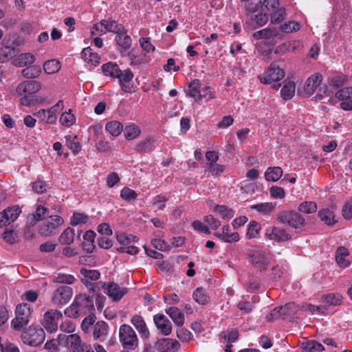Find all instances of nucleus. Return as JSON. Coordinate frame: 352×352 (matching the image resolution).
Instances as JSON below:
<instances>
[{
  "mask_svg": "<svg viewBox=\"0 0 352 352\" xmlns=\"http://www.w3.org/2000/svg\"><path fill=\"white\" fill-rule=\"evenodd\" d=\"M47 188L48 186L45 182L40 179H37L32 184V190L38 194L46 192Z\"/></svg>",
  "mask_w": 352,
  "mask_h": 352,
  "instance_id": "0e129e2a",
  "label": "nucleus"
},
{
  "mask_svg": "<svg viewBox=\"0 0 352 352\" xmlns=\"http://www.w3.org/2000/svg\"><path fill=\"white\" fill-rule=\"evenodd\" d=\"M265 235L267 239L276 242H285L292 239V235L285 229L276 226L266 228Z\"/></svg>",
  "mask_w": 352,
  "mask_h": 352,
  "instance_id": "4468645a",
  "label": "nucleus"
},
{
  "mask_svg": "<svg viewBox=\"0 0 352 352\" xmlns=\"http://www.w3.org/2000/svg\"><path fill=\"white\" fill-rule=\"evenodd\" d=\"M34 214L40 221H44L50 215V211L48 208L39 205L37 206Z\"/></svg>",
  "mask_w": 352,
  "mask_h": 352,
  "instance_id": "338daca9",
  "label": "nucleus"
},
{
  "mask_svg": "<svg viewBox=\"0 0 352 352\" xmlns=\"http://www.w3.org/2000/svg\"><path fill=\"white\" fill-rule=\"evenodd\" d=\"M34 62V57L30 53H23L13 60V63L16 67H24L31 65Z\"/></svg>",
  "mask_w": 352,
  "mask_h": 352,
  "instance_id": "c85d7f7f",
  "label": "nucleus"
},
{
  "mask_svg": "<svg viewBox=\"0 0 352 352\" xmlns=\"http://www.w3.org/2000/svg\"><path fill=\"white\" fill-rule=\"evenodd\" d=\"M275 208L276 204L272 202H265L251 206L252 209L264 215L270 214L275 210Z\"/></svg>",
  "mask_w": 352,
  "mask_h": 352,
  "instance_id": "c756f323",
  "label": "nucleus"
},
{
  "mask_svg": "<svg viewBox=\"0 0 352 352\" xmlns=\"http://www.w3.org/2000/svg\"><path fill=\"white\" fill-rule=\"evenodd\" d=\"M166 313L169 315L176 324L180 327L183 325L184 322V316L177 307H169L166 309Z\"/></svg>",
  "mask_w": 352,
  "mask_h": 352,
  "instance_id": "cd10ccee",
  "label": "nucleus"
},
{
  "mask_svg": "<svg viewBox=\"0 0 352 352\" xmlns=\"http://www.w3.org/2000/svg\"><path fill=\"white\" fill-rule=\"evenodd\" d=\"M115 41L120 47V52L122 56H129L130 54L126 51L131 47L132 40L131 37L126 34V30L124 28V31L116 34Z\"/></svg>",
  "mask_w": 352,
  "mask_h": 352,
  "instance_id": "aec40b11",
  "label": "nucleus"
},
{
  "mask_svg": "<svg viewBox=\"0 0 352 352\" xmlns=\"http://www.w3.org/2000/svg\"><path fill=\"white\" fill-rule=\"evenodd\" d=\"M300 24L294 21H289L280 25V29L282 32L289 33L296 32L300 30Z\"/></svg>",
  "mask_w": 352,
  "mask_h": 352,
  "instance_id": "052dcab7",
  "label": "nucleus"
},
{
  "mask_svg": "<svg viewBox=\"0 0 352 352\" xmlns=\"http://www.w3.org/2000/svg\"><path fill=\"white\" fill-rule=\"evenodd\" d=\"M81 57L85 62L96 66L100 63V56L93 52L90 47L84 48L81 52Z\"/></svg>",
  "mask_w": 352,
  "mask_h": 352,
  "instance_id": "bb28decb",
  "label": "nucleus"
},
{
  "mask_svg": "<svg viewBox=\"0 0 352 352\" xmlns=\"http://www.w3.org/2000/svg\"><path fill=\"white\" fill-rule=\"evenodd\" d=\"M80 273L82 275L80 280L82 284L85 285L90 290L94 292L96 284L92 283V281H96L100 278V272L96 270H89L82 267L80 269Z\"/></svg>",
  "mask_w": 352,
  "mask_h": 352,
  "instance_id": "2eb2a0df",
  "label": "nucleus"
},
{
  "mask_svg": "<svg viewBox=\"0 0 352 352\" xmlns=\"http://www.w3.org/2000/svg\"><path fill=\"white\" fill-rule=\"evenodd\" d=\"M88 220V216L81 213H74L71 217L70 223L72 226H77L81 223H85Z\"/></svg>",
  "mask_w": 352,
  "mask_h": 352,
  "instance_id": "680f3d73",
  "label": "nucleus"
},
{
  "mask_svg": "<svg viewBox=\"0 0 352 352\" xmlns=\"http://www.w3.org/2000/svg\"><path fill=\"white\" fill-rule=\"evenodd\" d=\"M252 24H255L258 27L264 25L269 20V14L262 12L258 14H252L250 16Z\"/></svg>",
  "mask_w": 352,
  "mask_h": 352,
  "instance_id": "79ce46f5",
  "label": "nucleus"
},
{
  "mask_svg": "<svg viewBox=\"0 0 352 352\" xmlns=\"http://www.w3.org/2000/svg\"><path fill=\"white\" fill-rule=\"evenodd\" d=\"M120 197H122V199L127 201H131L136 199L138 194L135 192V190L128 187H124V188L122 189L120 192Z\"/></svg>",
  "mask_w": 352,
  "mask_h": 352,
  "instance_id": "bf43d9fd",
  "label": "nucleus"
},
{
  "mask_svg": "<svg viewBox=\"0 0 352 352\" xmlns=\"http://www.w3.org/2000/svg\"><path fill=\"white\" fill-rule=\"evenodd\" d=\"M295 93V83L293 81H285L284 86L280 90V94L284 100L291 99Z\"/></svg>",
  "mask_w": 352,
  "mask_h": 352,
  "instance_id": "e433bc0d",
  "label": "nucleus"
},
{
  "mask_svg": "<svg viewBox=\"0 0 352 352\" xmlns=\"http://www.w3.org/2000/svg\"><path fill=\"white\" fill-rule=\"evenodd\" d=\"M335 96L341 101L340 107L343 110H352V87H344L337 91Z\"/></svg>",
  "mask_w": 352,
  "mask_h": 352,
  "instance_id": "dca6fc26",
  "label": "nucleus"
},
{
  "mask_svg": "<svg viewBox=\"0 0 352 352\" xmlns=\"http://www.w3.org/2000/svg\"><path fill=\"white\" fill-rule=\"evenodd\" d=\"M194 300L201 305H206L209 301V297L202 287L197 288L192 294Z\"/></svg>",
  "mask_w": 352,
  "mask_h": 352,
  "instance_id": "de8ad7c7",
  "label": "nucleus"
},
{
  "mask_svg": "<svg viewBox=\"0 0 352 352\" xmlns=\"http://www.w3.org/2000/svg\"><path fill=\"white\" fill-rule=\"evenodd\" d=\"M284 76V70L280 68L277 62H273L263 75H259L258 78L262 83L272 84V87L277 90L280 87V84L276 82L283 79Z\"/></svg>",
  "mask_w": 352,
  "mask_h": 352,
  "instance_id": "7ed1b4c3",
  "label": "nucleus"
},
{
  "mask_svg": "<svg viewBox=\"0 0 352 352\" xmlns=\"http://www.w3.org/2000/svg\"><path fill=\"white\" fill-rule=\"evenodd\" d=\"M3 212L7 217V221H9L11 223L18 218L21 212V210L19 206H14L12 207H8L3 210Z\"/></svg>",
  "mask_w": 352,
  "mask_h": 352,
  "instance_id": "09e8293b",
  "label": "nucleus"
},
{
  "mask_svg": "<svg viewBox=\"0 0 352 352\" xmlns=\"http://www.w3.org/2000/svg\"><path fill=\"white\" fill-rule=\"evenodd\" d=\"M278 222L287 224L290 227L298 229L305 225V219L302 215L294 210H283L277 214Z\"/></svg>",
  "mask_w": 352,
  "mask_h": 352,
  "instance_id": "423d86ee",
  "label": "nucleus"
},
{
  "mask_svg": "<svg viewBox=\"0 0 352 352\" xmlns=\"http://www.w3.org/2000/svg\"><path fill=\"white\" fill-rule=\"evenodd\" d=\"M41 69L39 66L31 65L22 70V75L26 78H35L39 76Z\"/></svg>",
  "mask_w": 352,
  "mask_h": 352,
  "instance_id": "49530a36",
  "label": "nucleus"
},
{
  "mask_svg": "<svg viewBox=\"0 0 352 352\" xmlns=\"http://www.w3.org/2000/svg\"><path fill=\"white\" fill-rule=\"evenodd\" d=\"M73 295V290L68 286H60L58 287L52 296V302L57 306H62L67 304Z\"/></svg>",
  "mask_w": 352,
  "mask_h": 352,
  "instance_id": "ddd939ff",
  "label": "nucleus"
},
{
  "mask_svg": "<svg viewBox=\"0 0 352 352\" xmlns=\"http://www.w3.org/2000/svg\"><path fill=\"white\" fill-rule=\"evenodd\" d=\"M322 80V75L316 73L307 78L304 86V91L307 96L312 95Z\"/></svg>",
  "mask_w": 352,
  "mask_h": 352,
  "instance_id": "412c9836",
  "label": "nucleus"
},
{
  "mask_svg": "<svg viewBox=\"0 0 352 352\" xmlns=\"http://www.w3.org/2000/svg\"><path fill=\"white\" fill-rule=\"evenodd\" d=\"M64 223L63 219L58 215H49L39 226L38 232L45 236L56 234L59 226Z\"/></svg>",
  "mask_w": 352,
  "mask_h": 352,
  "instance_id": "1a4fd4ad",
  "label": "nucleus"
},
{
  "mask_svg": "<svg viewBox=\"0 0 352 352\" xmlns=\"http://www.w3.org/2000/svg\"><path fill=\"white\" fill-rule=\"evenodd\" d=\"M168 200V199L165 195H158L153 198V204L158 210H163Z\"/></svg>",
  "mask_w": 352,
  "mask_h": 352,
  "instance_id": "e2e57ef3",
  "label": "nucleus"
},
{
  "mask_svg": "<svg viewBox=\"0 0 352 352\" xmlns=\"http://www.w3.org/2000/svg\"><path fill=\"white\" fill-rule=\"evenodd\" d=\"M21 338L24 344L37 346L43 342L45 332L41 327L31 325L22 332Z\"/></svg>",
  "mask_w": 352,
  "mask_h": 352,
  "instance_id": "20e7f679",
  "label": "nucleus"
},
{
  "mask_svg": "<svg viewBox=\"0 0 352 352\" xmlns=\"http://www.w3.org/2000/svg\"><path fill=\"white\" fill-rule=\"evenodd\" d=\"M133 74L129 69H125L124 71L120 70V74L116 77L119 80V84L121 87L122 90L125 93H132L134 91V86L133 85Z\"/></svg>",
  "mask_w": 352,
  "mask_h": 352,
  "instance_id": "f3484780",
  "label": "nucleus"
},
{
  "mask_svg": "<svg viewBox=\"0 0 352 352\" xmlns=\"http://www.w3.org/2000/svg\"><path fill=\"white\" fill-rule=\"evenodd\" d=\"M76 280L75 277L71 274H58L54 279V282L71 285Z\"/></svg>",
  "mask_w": 352,
  "mask_h": 352,
  "instance_id": "4d7b16f0",
  "label": "nucleus"
},
{
  "mask_svg": "<svg viewBox=\"0 0 352 352\" xmlns=\"http://www.w3.org/2000/svg\"><path fill=\"white\" fill-rule=\"evenodd\" d=\"M349 251L344 247H339L336 252V260L337 263L341 267H346L349 262L345 259V257L349 256Z\"/></svg>",
  "mask_w": 352,
  "mask_h": 352,
  "instance_id": "2f4dec72",
  "label": "nucleus"
},
{
  "mask_svg": "<svg viewBox=\"0 0 352 352\" xmlns=\"http://www.w3.org/2000/svg\"><path fill=\"white\" fill-rule=\"evenodd\" d=\"M15 313L16 316L11 322V327L19 331L30 322L32 315L30 305L27 303L21 304L16 307Z\"/></svg>",
  "mask_w": 352,
  "mask_h": 352,
  "instance_id": "0eeeda50",
  "label": "nucleus"
},
{
  "mask_svg": "<svg viewBox=\"0 0 352 352\" xmlns=\"http://www.w3.org/2000/svg\"><path fill=\"white\" fill-rule=\"evenodd\" d=\"M303 352H319L324 350V347L315 340H308L302 343Z\"/></svg>",
  "mask_w": 352,
  "mask_h": 352,
  "instance_id": "58836bf2",
  "label": "nucleus"
},
{
  "mask_svg": "<svg viewBox=\"0 0 352 352\" xmlns=\"http://www.w3.org/2000/svg\"><path fill=\"white\" fill-rule=\"evenodd\" d=\"M298 210L305 214L314 213L317 210V204L314 201H304L298 206Z\"/></svg>",
  "mask_w": 352,
  "mask_h": 352,
  "instance_id": "3c124183",
  "label": "nucleus"
},
{
  "mask_svg": "<svg viewBox=\"0 0 352 352\" xmlns=\"http://www.w3.org/2000/svg\"><path fill=\"white\" fill-rule=\"evenodd\" d=\"M283 175V170L280 167H270L265 172V176L267 181L276 182Z\"/></svg>",
  "mask_w": 352,
  "mask_h": 352,
  "instance_id": "37998d69",
  "label": "nucleus"
},
{
  "mask_svg": "<svg viewBox=\"0 0 352 352\" xmlns=\"http://www.w3.org/2000/svg\"><path fill=\"white\" fill-rule=\"evenodd\" d=\"M120 69L116 63L109 62L102 66V71L105 76H109L113 78H116L120 74Z\"/></svg>",
  "mask_w": 352,
  "mask_h": 352,
  "instance_id": "7c9ffc66",
  "label": "nucleus"
},
{
  "mask_svg": "<svg viewBox=\"0 0 352 352\" xmlns=\"http://www.w3.org/2000/svg\"><path fill=\"white\" fill-rule=\"evenodd\" d=\"M119 340L122 346L129 350L135 349L139 343L136 333L130 325L126 324L120 327Z\"/></svg>",
  "mask_w": 352,
  "mask_h": 352,
  "instance_id": "39448f33",
  "label": "nucleus"
},
{
  "mask_svg": "<svg viewBox=\"0 0 352 352\" xmlns=\"http://www.w3.org/2000/svg\"><path fill=\"white\" fill-rule=\"evenodd\" d=\"M131 323L135 327L142 339H148L150 336L149 330L143 318L140 315H135L131 318Z\"/></svg>",
  "mask_w": 352,
  "mask_h": 352,
  "instance_id": "4be33fe9",
  "label": "nucleus"
},
{
  "mask_svg": "<svg viewBox=\"0 0 352 352\" xmlns=\"http://www.w3.org/2000/svg\"><path fill=\"white\" fill-rule=\"evenodd\" d=\"M221 235L223 237V241L226 243L237 242L239 240V234L238 232H230L228 225H225L221 229Z\"/></svg>",
  "mask_w": 352,
  "mask_h": 352,
  "instance_id": "ea45409f",
  "label": "nucleus"
},
{
  "mask_svg": "<svg viewBox=\"0 0 352 352\" xmlns=\"http://www.w3.org/2000/svg\"><path fill=\"white\" fill-rule=\"evenodd\" d=\"M102 287L104 289V293L114 302L120 301L129 290L128 288L120 287L113 282L103 283Z\"/></svg>",
  "mask_w": 352,
  "mask_h": 352,
  "instance_id": "f8f14e48",
  "label": "nucleus"
},
{
  "mask_svg": "<svg viewBox=\"0 0 352 352\" xmlns=\"http://www.w3.org/2000/svg\"><path fill=\"white\" fill-rule=\"evenodd\" d=\"M100 25L101 27H104V33L110 32L117 34L121 32H123L124 28L122 24L118 23L114 20L103 19L100 21Z\"/></svg>",
  "mask_w": 352,
  "mask_h": 352,
  "instance_id": "a878e982",
  "label": "nucleus"
},
{
  "mask_svg": "<svg viewBox=\"0 0 352 352\" xmlns=\"http://www.w3.org/2000/svg\"><path fill=\"white\" fill-rule=\"evenodd\" d=\"M109 327L104 321H98L94 325V338L95 340L103 341L105 340L108 333Z\"/></svg>",
  "mask_w": 352,
  "mask_h": 352,
  "instance_id": "393cba45",
  "label": "nucleus"
},
{
  "mask_svg": "<svg viewBox=\"0 0 352 352\" xmlns=\"http://www.w3.org/2000/svg\"><path fill=\"white\" fill-rule=\"evenodd\" d=\"M74 230L68 227L60 234L58 241L62 245H71L74 241Z\"/></svg>",
  "mask_w": 352,
  "mask_h": 352,
  "instance_id": "473e14b6",
  "label": "nucleus"
},
{
  "mask_svg": "<svg viewBox=\"0 0 352 352\" xmlns=\"http://www.w3.org/2000/svg\"><path fill=\"white\" fill-rule=\"evenodd\" d=\"M342 216L346 219H352V200L344 204L342 210Z\"/></svg>",
  "mask_w": 352,
  "mask_h": 352,
  "instance_id": "774afa93",
  "label": "nucleus"
},
{
  "mask_svg": "<svg viewBox=\"0 0 352 352\" xmlns=\"http://www.w3.org/2000/svg\"><path fill=\"white\" fill-rule=\"evenodd\" d=\"M123 131L125 138L128 140L135 139L141 133L140 127L134 124L126 125Z\"/></svg>",
  "mask_w": 352,
  "mask_h": 352,
  "instance_id": "f704fd0d",
  "label": "nucleus"
},
{
  "mask_svg": "<svg viewBox=\"0 0 352 352\" xmlns=\"http://www.w3.org/2000/svg\"><path fill=\"white\" fill-rule=\"evenodd\" d=\"M280 307L283 315V319L296 314L300 310L299 305L293 302H288L284 306H280Z\"/></svg>",
  "mask_w": 352,
  "mask_h": 352,
  "instance_id": "72a5a7b5",
  "label": "nucleus"
},
{
  "mask_svg": "<svg viewBox=\"0 0 352 352\" xmlns=\"http://www.w3.org/2000/svg\"><path fill=\"white\" fill-rule=\"evenodd\" d=\"M253 37L256 39H274L278 38L279 40L283 38L282 34L278 30L274 28H265L259 31H256L253 34Z\"/></svg>",
  "mask_w": 352,
  "mask_h": 352,
  "instance_id": "5701e85b",
  "label": "nucleus"
},
{
  "mask_svg": "<svg viewBox=\"0 0 352 352\" xmlns=\"http://www.w3.org/2000/svg\"><path fill=\"white\" fill-rule=\"evenodd\" d=\"M318 217L320 220L327 226H333L336 222L333 212L329 209H322L319 210Z\"/></svg>",
  "mask_w": 352,
  "mask_h": 352,
  "instance_id": "c9c22d12",
  "label": "nucleus"
},
{
  "mask_svg": "<svg viewBox=\"0 0 352 352\" xmlns=\"http://www.w3.org/2000/svg\"><path fill=\"white\" fill-rule=\"evenodd\" d=\"M65 344L68 348L72 349V352H95L91 344L82 342L76 333L67 336Z\"/></svg>",
  "mask_w": 352,
  "mask_h": 352,
  "instance_id": "9d476101",
  "label": "nucleus"
},
{
  "mask_svg": "<svg viewBox=\"0 0 352 352\" xmlns=\"http://www.w3.org/2000/svg\"><path fill=\"white\" fill-rule=\"evenodd\" d=\"M260 229V225L257 222L252 221L248 226L247 236L250 239L256 237L258 234Z\"/></svg>",
  "mask_w": 352,
  "mask_h": 352,
  "instance_id": "69168bd1",
  "label": "nucleus"
},
{
  "mask_svg": "<svg viewBox=\"0 0 352 352\" xmlns=\"http://www.w3.org/2000/svg\"><path fill=\"white\" fill-rule=\"evenodd\" d=\"M62 317L63 314L60 311L50 309L45 313L42 324L47 331L50 333L55 332L58 329V322Z\"/></svg>",
  "mask_w": 352,
  "mask_h": 352,
  "instance_id": "9b49d317",
  "label": "nucleus"
},
{
  "mask_svg": "<svg viewBox=\"0 0 352 352\" xmlns=\"http://www.w3.org/2000/svg\"><path fill=\"white\" fill-rule=\"evenodd\" d=\"M41 88V84L36 80H25L21 82L16 87V93L23 96L20 100L21 104L32 106L35 104L36 100L33 94L38 92Z\"/></svg>",
  "mask_w": 352,
  "mask_h": 352,
  "instance_id": "f03ea898",
  "label": "nucleus"
},
{
  "mask_svg": "<svg viewBox=\"0 0 352 352\" xmlns=\"http://www.w3.org/2000/svg\"><path fill=\"white\" fill-rule=\"evenodd\" d=\"M214 211L219 214L224 219H231L234 216V211L223 205L215 206Z\"/></svg>",
  "mask_w": 352,
  "mask_h": 352,
  "instance_id": "603ef678",
  "label": "nucleus"
},
{
  "mask_svg": "<svg viewBox=\"0 0 352 352\" xmlns=\"http://www.w3.org/2000/svg\"><path fill=\"white\" fill-rule=\"evenodd\" d=\"M105 129L111 135L118 136L123 131V125L118 121H111L106 124Z\"/></svg>",
  "mask_w": 352,
  "mask_h": 352,
  "instance_id": "c03bdc74",
  "label": "nucleus"
},
{
  "mask_svg": "<svg viewBox=\"0 0 352 352\" xmlns=\"http://www.w3.org/2000/svg\"><path fill=\"white\" fill-rule=\"evenodd\" d=\"M94 309L93 297L79 294L76 296L72 304L65 309L64 313L69 318H77L87 314Z\"/></svg>",
  "mask_w": 352,
  "mask_h": 352,
  "instance_id": "f257e3e1",
  "label": "nucleus"
},
{
  "mask_svg": "<svg viewBox=\"0 0 352 352\" xmlns=\"http://www.w3.org/2000/svg\"><path fill=\"white\" fill-rule=\"evenodd\" d=\"M256 298V296H253L252 298V301L247 300L246 299L243 298L237 304L238 309L245 314L250 313L254 308L255 301L254 300V299Z\"/></svg>",
  "mask_w": 352,
  "mask_h": 352,
  "instance_id": "8fccbe9b",
  "label": "nucleus"
},
{
  "mask_svg": "<svg viewBox=\"0 0 352 352\" xmlns=\"http://www.w3.org/2000/svg\"><path fill=\"white\" fill-rule=\"evenodd\" d=\"M155 347L160 352H177L180 347V344L176 340L162 338L155 342Z\"/></svg>",
  "mask_w": 352,
  "mask_h": 352,
  "instance_id": "a211bd4d",
  "label": "nucleus"
},
{
  "mask_svg": "<svg viewBox=\"0 0 352 352\" xmlns=\"http://www.w3.org/2000/svg\"><path fill=\"white\" fill-rule=\"evenodd\" d=\"M155 140L153 138L148 137L138 143L134 148L139 153H149L155 149Z\"/></svg>",
  "mask_w": 352,
  "mask_h": 352,
  "instance_id": "b1692460",
  "label": "nucleus"
},
{
  "mask_svg": "<svg viewBox=\"0 0 352 352\" xmlns=\"http://www.w3.org/2000/svg\"><path fill=\"white\" fill-rule=\"evenodd\" d=\"M270 14L271 22L272 23H279L285 19V10L284 8H277L272 12Z\"/></svg>",
  "mask_w": 352,
  "mask_h": 352,
  "instance_id": "13d9d810",
  "label": "nucleus"
},
{
  "mask_svg": "<svg viewBox=\"0 0 352 352\" xmlns=\"http://www.w3.org/2000/svg\"><path fill=\"white\" fill-rule=\"evenodd\" d=\"M60 69V63L56 59L47 60L43 64V69L47 74H52L58 72Z\"/></svg>",
  "mask_w": 352,
  "mask_h": 352,
  "instance_id": "a18cd8bd",
  "label": "nucleus"
},
{
  "mask_svg": "<svg viewBox=\"0 0 352 352\" xmlns=\"http://www.w3.org/2000/svg\"><path fill=\"white\" fill-rule=\"evenodd\" d=\"M248 258L254 267L260 271H264L270 265L271 254L269 251L253 250L249 252Z\"/></svg>",
  "mask_w": 352,
  "mask_h": 352,
  "instance_id": "6e6552de",
  "label": "nucleus"
},
{
  "mask_svg": "<svg viewBox=\"0 0 352 352\" xmlns=\"http://www.w3.org/2000/svg\"><path fill=\"white\" fill-rule=\"evenodd\" d=\"M188 95L193 98L195 100L201 99L200 91V82L199 80H194L188 85Z\"/></svg>",
  "mask_w": 352,
  "mask_h": 352,
  "instance_id": "4c0bfd02",
  "label": "nucleus"
},
{
  "mask_svg": "<svg viewBox=\"0 0 352 352\" xmlns=\"http://www.w3.org/2000/svg\"><path fill=\"white\" fill-rule=\"evenodd\" d=\"M153 321L157 328L164 336H168L172 331L170 321L162 314L154 316Z\"/></svg>",
  "mask_w": 352,
  "mask_h": 352,
  "instance_id": "6ab92c4d",
  "label": "nucleus"
},
{
  "mask_svg": "<svg viewBox=\"0 0 352 352\" xmlns=\"http://www.w3.org/2000/svg\"><path fill=\"white\" fill-rule=\"evenodd\" d=\"M65 141L66 146L72 151L74 154L76 155L81 150V145L76 135H68L65 136Z\"/></svg>",
  "mask_w": 352,
  "mask_h": 352,
  "instance_id": "a19ab883",
  "label": "nucleus"
},
{
  "mask_svg": "<svg viewBox=\"0 0 352 352\" xmlns=\"http://www.w3.org/2000/svg\"><path fill=\"white\" fill-rule=\"evenodd\" d=\"M75 120V116L71 113V109H69L68 111L62 113L59 120L61 124L68 127L72 126L74 123Z\"/></svg>",
  "mask_w": 352,
  "mask_h": 352,
  "instance_id": "5fc2aeb1",
  "label": "nucleus"
},
{
  "mask_svg": "<svg viewBox=\"0 0 352 352\" xmlns=\"http://www.w3.org/2000/svg\"><path fill=\"white\" fill-rule=\"evenodd\" d=\"M323 301L327 305H338L342 302V296L340 294H329L323 296Z\"/></svg>",
  "mask_w": 352,
  "mask_h": 352,
  "instance_id": "864d4df0",
  "label": "nucleus"
},
{
  "mask_svg": "<svg viewBox=\"0 0 352 352\" xmlns=\"http://www.w3.org/2000/svg\"><path fill=\"white\" fill-rule=\"evenodd\" d=\"M118 241L123 245H129L131 242L137 241L138 239L135 236L127 235L125 233H118L116 234Z\"/></svg>",
  "mask_w": 352,
  "mask_h": 352,
  "instance_id": "6e6d98bb",
  "label": "nucleus"
}]
</instances>
